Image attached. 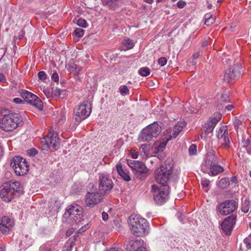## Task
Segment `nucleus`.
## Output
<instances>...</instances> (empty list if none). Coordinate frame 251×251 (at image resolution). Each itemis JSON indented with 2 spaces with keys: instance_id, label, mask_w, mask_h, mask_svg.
<instances>
[{
  "instance_id": "nucleus-1",
  "label": "nucleus",
  "mask_w": 251,
  "mask_h": 251,
  "mask_svg": "<svg viewBox=\"0 0 251 251\" xmlns=\"http://www.w3.org/2000/svg\"><path fill=\"white\" fill-rule=\"evenodd\" d=\"M174 164L169 160L165 161L164 164L161 165L155 169V177L156 181L161 184L166 185L174 174Z\"/></svg>"
},
{
  "instance_id": "nucleus-2",
  "label": "nucleus",
  "mask_w": 251,
  "mask_h": 251,
  "mask_svg": "<svg viewBox=\"0 0 251 251\" xmlns=\"http://www.w3.org/2000/svg\"><path fill=\"white\" fill-rule=\"evenodd\" d=\"M128 224L132 233L136 236H142L146 234L148 226L147 220L137 214H132L129 217Z\"/></svg>"
},
{
  "instance_id": "nucleus-3",
  "label": "nucleus",
  "mask_w": 251,
  "mask_h": 251,
  "mask_svg": "<svg viewBox=\"0 0 251 251\" xmlns=\"http://www.w3.org/2000/svg\"><path fill=\"white\" fill-rule=\"evenodd\" d=\"M161 132V127L156 123L151 124L144 128L140 132L138 141L149 142L156 138Z\"/></svg>"
},
{
  "instance_id": "nucleus-4",
  "label": "nucleus",
  "mask_w": 251,
  "mask_h": 251,
  "mask_svg": "<svg viewBox=\"0 0 251 251\" xmlns=\"http://www.w3.org/2000/svg\"><path fill=\"white\" fill-rule=\"evenodd\" d=\"M3 117L0 123V127L6 131H13L16 128L15 114L11 110L3 108L1 111Z\"/></svg>"
},
{
  "instance_id": "nucleus-5",
  "label": "nucleus",
  "mask_w": 251,
  "mask_h": 251,
  "mask_svg": "<svg viewBox=\"0 0 251 251\" xmlns=\"http://www.w3.org/2000/svg\"><path fill=\"white\" fill-rule=\"evenodd\" d=\"M16 182L10 180L0 187V197L3 201L9 202L14 198Z\"/></svg>"
},
{
  "instance_id": "nucleus-6",
  "label": "nucleus",
  "mask_w": 251,
  "mask_h": 251,
  "mask_svg": "<svg viewBox=\"0 0 251 251\" xmlns=\"http://www.w3.org/2000/svg\"><path fill=\"white\" fill-rule=\"evenodd\" d=\"M91 112L90 103L84 101L74 109L75 119L77 122H80L88 117Z\"/></svg>"
},
{
  "instance_id": "nucleus-7",
  "label": "nucleus",
  "mask_w": 251,
  "mask_h": 251,
  "mask_svg": "<svg viewBox=\"0 0 251 251\" xmlns=\"http://www.w3.org/2000/svg\"><path fill=\"white\" fill-rule=\"evenodd\" d=\"M64 217L70 222H80L82 217V208L77 204L71 205L68 206Z\"/></svg>"
},
{
  "instance_id": "nucleus-8",
  "label": "nucleus",
  "mask_w": 251,
  "mask_h": 251,
  "mask_svg": "<svg viewBox=\"0 0 251 251\" xmlns=\"http://www.w3.org/2000/svg\"><path fill=\"white\" fill-rule=\"evenodd\" d=\"M152 189L154 190V200L156 203L161 204L166 201L169 194V186L167 185H161L159 187L153 185Z\"/></svg>"
},
{
  "instance_id": "nucleus-9",
  "label": "nucleus",
  "mask_w": 251,
  "mask_h": 251,
  "mask_svg": "<svg viewBox=\"0 0 251 251\" xmlns=\"http://www.w3.org/2000/svg\"><path fill=\"white\" fill-rule=\"evenodd\" d=\"M19 93L25 101L34 106L39 110H42L43 108L42 102L36 95L28 91L23 90L20 91Z\"/></svg>"
},
{
  "instance_id": "nucleus-10",
  "label": "nucleus",
  "mask_w": 251,
  "mask_h": 251,
  "mask_svg": "<svg viewBox=\"0 0 251 251\" xmlns=\"http://www.w3.org/2000/svg\"><path fill=\"white\" fill-rule=\"evenodd\" d=\"M128 166L135 172L137 177L143 179L146 177L148 169L145 164L139 161L130 160L128 162Z\"/></svg>"
},
{
  "instance_id": "nucleus-11",
  "label": "nucleus",
  "mask_w": 251,
  "mask_h": 251,
  "mask_svg": "<svg viewBox=\"0 0 251 251\" xmlns=\"http://www.w3.org/2000/svg\"><path fill=\"white\" fill-rule=\"evenodd\" d=\"M113 187L112 179L105 174H101L99 177V190L100 194H107L109 193Z\"/></svg>"
},
{
  "instance_id": "nucleus-12",
  "label": "nucleus",
  "mask_w": 251,
  "mask_h": 251,
  "mask_svg": "<svg viewBox=\"0 0 251 251\" xmlns=\"http://www.w3.org/2000/svg\"><path fill=\"white\" fill-rule=\"evenodd\" d=\"M237 208L236 202L233 200H228L220 203L218 207V211L222 215L226 216L234 212Z\"/></svg>"
},
{
  "instance_id": "nucleus-13",
  "label": "nucleus",
  "mask_w": 251,
  "mask_h": 251,
  "mask_svg": "<svg viewBox=\"0 0 251 251\" xmlns=\"http://www.w3.org/2000/svg\"><path fill=\"white\" fill-rule=\"evenodd\" d=\"M241 75V68L239 65L230 67L226 71L224 79L227 82H232L239 78Z\"/></svg>"
},
{
  "instance_id": "nucleus-14",
  "label": "nucleus",
  "mask_w": 251,
  "mask_h": 251,
  "mask_svg": "<svg viewBox=\"0 0 251 251\" xmlns=\"http://www.w3.org/2000/svg\"><path fill=\"white\" fill-rule=\"evenodd\" d=\"M59 141L58 133L50 130L49 134L43 138L42 143L49 148L54 149L59 146Z\"/></svg>"
},
{
  "instance_id": "nucleus-15",
  "label": "nucleus",
  "mask_w": 251,
  "mask_h": 251,
  "mask_svg": "<svg viewBox=\"0 0 251 251\" xmlns=\"http://www.w3.org/2000/svg\"><path fill=\"white\" fill-rule=\"evenodd\" d=\"M102 194L97 191L88 192L86 195V206L91 207L100 202L103 199Z\"/></svg>"
},
{
  "instance_id": "nucleus-16",
  "label": "nucleus",
  "mask_w": 251,
  "mask_h": 251,
  "mask_svg": "<svg viewBox=\"0 0 251 251\" xmlns=\"http://www.w3.org/2000/svg\"><path fill=\"white\" fill-rule=\"evenodd\" d=\"M221 118V114L217 113L209 119V121L204 125L203 128V130L205 134L208 135L209 134H212L216 125L220 121Z\"/></svg>"
},
{
  "instance_id": "nucleus-17",
  "label": "nucleus",
  "mask_w": 251,
  "mask_h": 251,
  "mask_svg": "<svg viewBox=\"0 0 251 251\" xmlns=\"http://www.w3.org/2000/svg\"><path fill=\"white\" fill-rule=\"evenodd\" d=\"M217 137L220 139L222 146L229 148L230 141L227 132V128L226 126H222L217 132Z\"/></svg>"
},
{
  "instance_id": "nucleus-18",
  "label": "nucleus",
  "mask_w": 251,
  "mask_h": 251,
  "mask_svg": "<svg viewBox=\"0 0 251 251\" xmlns=\"http://www.w3.org/2000/svg\"><path fill=\"white\" fill-rule=\"evenodd\" d=\"M236 216L234 215H231L226 218L221 224V227L224 231L226 235L231 233L233 226L235 224Z\"/></svg>"
},
{
  "instance_id": "nucleus-19",
  "label": "nucleus",
  "mask_w": 251,
  "mask_h": 251,
  "mask_svg": "<svg viewBox=\"0 0 251 251\" xmlns=\"http://www.w3.org/2000/svg\"><path fill=\"white\" fill-rule=\"evenodd\" d=\"M17 162L19 171L17 170V175L24 176L28 171V166L25 159L17 156Z\"/></svg>"
},
{
  "instance_id": "nucleus-20",
  "label": "nucleus",
  "mask_w": 251,
  "mask_h": 251,
  "mask_svg": "<svg viewBox=\"0 0 251 251\" xmlns=\"http://www.w3.org/2000/svg\"><path fill=\"white\" fill-rule=\"evenodd\" d=\"M219 159L215 152H209L205 160V165L208 168L215 164H219Z\"/></svg>"
},
{
  "instance_id": "nucleus-21",
  "label": "nucleus",
  "mask_w": 251,
  "mask_h": 251,
  "mask_svg": "<svg viewBox=\"0 0 251 251\" xmlns=\"http://www.w3.org/2000/svg\"><path fill=\"white\" fill-rule=\"evenodd\" d=\"M166 143L165 142L154 143L151 148V151L154 153H157L160 151H162L165 149Z\"/></svg>"
},
{
  "instance_id": "nucleus-22",
  "label": "nucleus",
  "mask_w": 251,
  "mask_h": 251,
  "mask_svg": "<svg viewBox=\"0 0 251 251\" xmlns=\"http://www.w3.org/2000/svg\"><path fill=\"white\" fill-rule=\"evenodd\" d=\"M0 225L6 228H12L14 226V222L13 220L7 216H3L1 219Z\"/></svg>"
},
{
  "instance_id": "nucleus-23",
  "label": "nucleus",
  "mask_w": 251,
  "mask_h": 251,
  "mask_svg": "<svg viewBox=\"0 0 251 251\" xmlns=\"http://www.w3.org/2000/svg\"><path fill=\"white\" fill-rule=\"evenodd\" d=\"M210 170V173L212 176H216L220 173L224 172V168L219 164H215L208 167Z\"/></svg>"
},
{
  "instance_id": "nucleus-24",
  "label": "nucleus",
  "mask_w": 251,
  "mask_h": 251,
  "mask_svg": "<svg viewBox=\"0 0 251 251\" xmlns=\"http://www.w3.org/2000/svg\"><path fill=\"white\" fill-rule=\"evenodd\" d=\"M185 126L186 123L184 122L177 123V124L174 126V133L173 135V137L176 138Z\"/></svg>"
},
{
  "instance_id": "nucleus-25",
  "label": "nucleus",
  "mask_w": 251,
  "mask_h": 251,
  "mask_svg": "<svg viewBox=\"0 0 251 251\" xmlns=\"http://www.w3.org/2000/svg\"><path fill=\"white\" fill-rule=\"evenodd\" d=\"M116 169L119 175L126 181H129L130 180L129 176L123 170L122 166L120 165H117L116 166Z\"/></svg>"
},
{
  "instance_id": "nucleus-26",
  "label": "nucleus",
  "mask_w": 251,
  "mask_h": 251,
  "mask_svg": "<svg viewBox=\"0 0 251 251\" xmlns=\"http://www.w3.org/2000/svg\"><path fill=\"white\" fill-rule=\"evenodd\" d=\"M205 22L204 24L207 26H210L212 25L215 21V17L210 15L209 14H207L205 15Z\"/></svg>"
},
{
  "instance_id": "nucleus-27",
  "label": "nucleus",
  "mask_w": 251,
  "mask_h": 251,
  "mask_svg": "<svg viewBox=\"0 0 251 251\" xmlns=\"http://www.w3.org/2000/svg\"><path fill=\"white\" fill-rule=\"evenodd\" d=\"M81 69V68L80 67L78 66L75 64H72L69 66L68 70L71 73H73L74 75H77Z\"/></svg>"
},
{
  "instance_id": "nucleus-28",
  "label": "nucleus",
  "mask_w": 251,
  "mask_h": 251,
  "mask_svg": "<svg viewBox=\"0 0 251 251\" xmlns=\"http://www.w3.org/2000/svg\"><path fill=\"white\" fill-rule=\"evenodd\" d=\"M229 179L228 178H222L219 181L218 185L219 187L224 189L229 185Z\"/></svg>"
},
{
  "instance_id": "nucleus-29",
  "label": "nucleus",
  "mask_w": 251,
  "mask_h": 251,
  "mask_svg": "<svg viewBox=\"0 0 251 251\" xmlns=\"http://www.w3.org/2000/svg\"><path fill=\"white\" fill-rule=\"evenodd\" d=\"M250 207V202L248 199H246L242 203V211L247 213Z\"/></svg>"
},
{
  "instance_id": "nucleus-30",
  "label": "nucleus",
  "mask_w": 251,
  "mask_h": 251,
  "mask_svg": "<svg viewBox=\"0 0 251 251\" xmlns=\"http://www.w3.org/2000/svg\"><path fill=\"white\" fill-rule=\"evenodd\" d=\"M123 44L126 47L125 50L130 49L133 47L132 41L129 39H125L123 42Z\"/></svg>"
},
{
  "instance_id": "nucleus-31",
  "label": "nucleus",
  "mask_w": 251,
  "mask_h": 251,
  "mask_svg": "<svg viewBox=\"0 0 251 251\" xmlns=\"http://www.w3.org/2000/svg\"><path fill=\"white\" fill-rule=\"evenodd\" d=\"M51 90L52 91V92L53 93L54 97H59L61 98H64V95L62 94V93L64 92L63 90L57 88L55 89L54 90H53V89H51Z\"/></svg>"
},
{
  "instance_id": "nucleus-32",
  "label": "nucleus",
  "mask_w": 251,
  "mask_h": 251,
  "mask_svg": "<svg viewBox=\"0 0 251 251\" xmlns=\"http://www.w3.org/2000/svg\"><path fill=\"white\" fill-rule=\"evenodd\" d=\"M139 73L142 76H146L150 75V70L148 67H143L140 68L139 71Z\"/></svg>"
},
{
  "instance_id": "nucleus-33",
  "label": "nucleus",
  "mask_w": 251,
  "mask_h": 251,
  "mask_svg": "<svg viewBox=\"0 0 251 251\" xmlns=\"http://www.w3.org/2000/svg\"><path fill=\"white\" fill-rule=\"evenodd\" d=\"M120 92L122 95H128L129 89L126 86H122L120 89Z\"/></svg>"
},
{
  "instance_id": "nucleus-34",
  "label": "nucleus",
  "mask_w": 251,
  "mask_h": 251,
  "mask_svg": "<svg viewBox=\"0 0 251 251\" xmlns=\"http://www.w3.org/2000/svg\"><path fill=\"white\" fill-rule=\"evenodd\" d=\"M24 124L23 117L22 115L19 114V116L17 115V127L18 126H21Z\"/></svg>"
},
{
  "instance_id": "nucleus-35",
  "label": "nucleus",
  "mask_w": 251,
  "mask_h": 251,
  "mask_svg": "<svg viewBox=\"0 0 251 251\" xmlns=\"http://www.w3.org/2000/svg\"><path fill=\"white\" fill-rule=\"evenodd\" d=\"M221 100L223 102H224L225 103H226L230 101L229 97H228V95L226 93H224L221 95Z\"/></svg>"
},
{
  "instance_id": "nucleus-36",
  "label": "nucleus",
  "mask_w": 251,
  "mask_h": 251,
  "mask_svg": "<svg viewBox=\"0 0 251 251\" xmlns=\"http://www.w3.org/2000/svg\"><path fill=\"white\" fill-rule=\"evenodd\" d=\"M84 32V31L83 29L80 28H78L75 29V30L74 31V33L76 36L80 37L83 35Z\"/></svg>"
},
{
  "instance_id": "nucleus-37",
  "label": "nucleus",
  "mask_w": 251,
  "mask_h": 251,
  "mask_svg": "<svg viewBox=\"0 0 251 251\" xmlns=\"http://www.w3.org/2000/svg\"><path fill=\"white\" fill-rule=\"evenodd\" d=\"M77 24L79 26L82 27H87V24L86 20L82 19H79L77 21Z\"/></svg>"
},
{
  "instance_id": "nucleus-38",
  "label": "nucleus",
  "mask_w": 251,
  "mask_h": 251,
  "mask_svg": "<svg viewBox=\"0 0 251 251\" xmlns=\"http://www.w3.org/2000/svg\"><path fill=\"white\" fill-rule=\"evenodd\" d=\"M24 193L23 188L19 182H17V195H21Z\"/></svg>"
},
{
  "instance_id": "nucleus-39",
  "label": "nucleus",
  "mask_w": 251,
  "mask_h": 251,
  "mask_svg": "<svg viewBox=\"0 0 251 251\" xmlns=\"http://www.w3.org/2000/svg\"><path fill=\"white\" fill-rule=\"evenodd\" d=\"M189 152L191 155L195 154L197 153V147L195 145L190 146L189 149Z\"/></svg>"
},
{
  "instance_id": "nucleus-40",
  "label": "nucleus",
  "mask_w": 251,
  "mask_h": 251,
  "mask_svg": "<svg viewBox=\"0 0 251 251\" xmlns=\"http://www.w3.org/2000/svg\"><path fill=\"white\" fill-rule=\"evenodd\" d=\"M37 153H38L37 151L34 148L31 149L27 151V154H28L29 156H34Z\"/></svg>"
},
{
  "instance_id": "nucleus-41",
  "label": "nucleus",
  "mask_w": 251,
  "mask_h": 251,
  "mask_svg": "<svg viewBox=\"0 0 251 251\" xmlns=\"http://www.w3.org/2000/svg\"><path fill=\"white\" fill-rule=\"evenodd\" d=\"M43 92H44V94L46 95V96L48 98H50V97L53 98V97H54L53 93L52 90L50 92V89H45L44 90Z\"/></svg>"
},
{
  "instance_id": "nucleus-42",
  "label": "nucleus",
  "mask_w": 251,
  "mask_h": 251,
  "mask_svg": "<svg viewBox=\"0 0 251 251\" xmlns=\"http://www.w3.org/2000/svg\"><path fill=\"white\" fill-rule=\"evenodd\" d=\"M167 60L165 57H160L158 60V63L161 66H163L167 63Z\"/></svg>"
},
{
  "instance_id": "nucleus-43",
  "label": "nucleus",
  "mask_w": 251,
  "mask_h": 251,
  "mask_svg": "<svg viewBox=\"0 0 251 251\" xmlns=\"http://www.w3.org/2000/svg\"><path fill=\"white\" fill-rule=\"evenodd\" d=\"M38 77L40 80H44L46 79V75L44 71H40L38 73Z\"/></svg>"
},
{
  "instance_id": "nucleus-44",
  "label": "nucleus",
  "mask_w": 251,
  "mask_h": 251,
  "mask_svg": "<svg viewBox=\"0 0 251 251\" xmlns=\"http://www.w3.org/2000/svg\"><path fill=\"white\" fill-rule=\"evenodd\" d=\"M148 147V145L147 144H143L142 145L140 148V151L141 152H144L145 154H146L148 151L147 147Z\"/></svg>"
},
{
  "instance_id": "nucleus-45",
  "label": "nucleus",
  "mask_w": 251,
  "mask_h": 251,
  "mask_svg": "<svg viewBox=\"0 0 251 251\" xmlns=\"http://www.w3.org/2000/svg\"><path fill=\"white\" fill-rule=\"evenodd\" d=\"M186 4V3L183 0H179L177 3V6L179 8H183Z\"/></svg>"
},
{
  "instance_id": "nucleus-46",
  "label": "nucleus",
  "mask_w": 251,
  "mask_h": 251,
  "mask_svg": "<svg viewBox=\"0 0 251 251\" xmlns=\"http://www.w3.org/2000/svg\"><path fill=\"white\" fill-rule=\"evenodd\" d=\"M209 181L206 179H202L201 181V184L203 188H206L209 185Z\"/></svg>"
},
{
  "instance_id": "nucleus-47",
  "label": "nucleus",
  "mask_w": 251,
  "mask_h": 251,
  "mask_svg": "<svg viewBox=\"0 0 251 251\" xmlns=\"http://www.w3.org/2000/svg\"><path fill=\"white\" fill-rule=\"evenodd\" d=\"M11 229V228H6L4 226H2L0 225V230L3 234H5L8 232Z\"/></svg>"
},
{
  "instance_id": "nucleus-48",
  "label": "nucleus",
  "mask_w": 251,
  "mask_h": 251,
  "mask_svg": "<svg viewBox=\"0 0 251 251\" xmlns=\"http://www.w3.org/2000/svg\"><path fill=\"white\" fill-rule=\"evenodd\" d=\"M10 166L13 168L15 173H16V159L14 157L12 158L11 161Z\"/></svg>"
},
{
  "instance_id": "nucleus-49",
  "label": "nucleus",
  "mask_w": 251,
  "mask_h": 251,
  "mask_svg": "<svg viewBox=\"0 0 251 251\" xmlns=\"http://www.w3.org/2000/svg\"><path fill=\"white\" fill-rule=\"evenodd\" d=\"M51 79L55 82H58L59 81V76L56 73H54L51 76Z\"/></svg>"
},
{
  "instance_id": "nucleus-50",
  "label": "nucleus",
  "mask_w": 251,
  "mask_h": 251,
  "mask_svg": "<svg viewBox=\"0 0 251 251\" xmlns=\"http://www.w3.org/2000/svg\"><path fill=\"white\" fill-rule=\"evenodd\" d=\"M243 146L246 148H249L250 149H251V142L249 140H246L243 142Z\"/></svg>"
},
{
  "instance_id": "nucleus-51",
  "label": "nucleus",
  "mask_w": 251,
  "mask_h": 251,
  "mask_svg": "<svg viewBox=\"0 0 251 251\" xmlns=\"http://www.w3.org/2000/svg\"><path fill=\"white\" fill-rule=\"evenodd\" d=\"M234 123L235 128L237 129L239 127V126L242 124V122L239 120L236 119Z\"/></svg>"
},
{
  "instance_id": "nucleus-52",
  "label": "nucleus",
  "mask_w": 251,
  "mask_h": 251,
  "mask_svg": "<svg viewBox=\"0 0 251 251\" xmlns=\"http://www.w3.org/2000/svg\"><path fill=\"white\" fill-rule=\"evenodd\" d=\"M130 154L133 158L136 159L138 157V154L136 152H135L133 150H131L130 151Z\"/></svg>"
},
{
  "instance_id": "nucleus-53",
  "label": "nucleus",
  "mask_w": 251,
  "mask_h": 251,
  "mask_svg": "<svg viewBox=\"0 0 251 251\" xmlns=\"http://www.w3.org/2000/svg\"><path fill=\"white\" fill-rule=\"evenodd\" d=\"M72 248L73 246L72 245L65 246L64 249L62 251H71Z\"/></svg>"
},
{
  "instance_id": "nucleus-54",
  "label": "nucleus",
  "mask_w": 251,
  "mask_h": 251,
  "mask_svg": "<svg viewBox=\"0 0 251 251\" xmlns=\"http://www.w3.org/2000/svg\"><path fill=\"white\" fill-rule=\"evenodd\" d=\"M102 219L104 221H106L108 219V215L106 213H105L104 212H103L102 213Z\"/></svg>"
},
{
  "instance_id": "nucleus-55",
  "label": "nucleus",
  "mask_w": 251,
  "mask_h": 251,
  "mask_svg": "<svg viewBox=\"0 0 251 251\" xmlns=\"http://www.w3.org/2000/svg\"><path fill=\"white\" fill-rule=\"evenodd\" d=\"M5 81L6 78L4 75L0 73V82H4Z\"/></svg>"
},
{
  "instance_id": "nucleus-56",
  "label": "nucleus",
  "mask_w": 251,
  "mask_h": 251,
  "mask_svg": "<svg viewBox=\"0 0 251 251\" xmlns=\"http://www.w3.org/2000/svg\"><path fill=\"white\" fill-rule=\"evenodd\" d=\"M200 55V52H196L192 56L193 59V60L197 59L199 57Z\"/></svg>"
},
{
  "instance_id": "nucleus-57",
  "label": "nucleus",
  "mask_w": 251,
  "mask_h": 251,
  "mask_svg": "<svg viewBox=\"0 0 251 251\" xmlns=\"http://www.w3.org/2000/svg\"><path fill=\"white\" fill-rule=\"evenodd\" d=\"M225 108L226 110L230 111L234 108V106L233 105H227L226 106Z\"/></svg>"
},
{
  "instance_id": "nucleus-58",
  "label": "nucleus",
  "mask_w": 251,
  "mask_h": 251,
  "mask_svg": "<svg viewBox=\"0 0 251 251\" xmlns=\"http://www.w3.org/2000/svg\"><path fill=\"white\" fill-rule=\"evenodd\" d=\"M135 251H147V250L143 247H140Z\"/></svg>"
},
{
  "instance_id": "nucleus-59",
  "label": "nucleus",
  "mask_w": 251,
  "mask_h": 251,
  "mask_svg": "<svg viewBox=\"0 0 251 251\" xmlns=\"http://www.w3.org/2000/svg\"><path fill=\"white\" fill-rule=\"evenodd\" d=\"M24 34H25V31L24 30H22L20 33V35H19V40H21L23 38Z\"/></svg>"
},
{
  "instance_id": "nucleus-60",
  "label": "nucleus",
  "mask_w": 251,
  "mask_h": 251,
  "mask_svg": "<svg viewBox=\"0 0 251 251\" xmlns=\"http://www.w3.org/2000/svg\"><path fill=\"white\" fill-rule=\"evenodd\" d=\"M73 232V229H70L66 232L67 236H70Z\"/></svg>"
},
{
  "instance_id": "nucleus-61",
  "label": "nucleus",
  "mask_w": 251,
  "mask_h": 251,
  "mask_svg": "<svg viewBox=\"0 0 251 251\" xmlns=\"http://www.w3.org/2000/svg\"><path fill=\"white\" fill-rule=\"evenodd\" d=\"M107 251H121V250L115 248H111Z\"/></svg>"
},
{
  "instance_id": "nucleus-62",
  "label": "nucleus",
  "mask_w": 251,
  "mask_h": 251,
  "mask_svg": "<svg viewBox=\"0 0 251 251\" xmlns=\"http://www.w3.org/2000/svg\"><path fill=\"white\" fill-rule=\"evenodd\" d=\"M66 120V117L64 115H63L62 117L59 120V122L63 123L64 121Z\"/></svg>"
},
{
  "instance_id": "nucleus-63",
  "label": "nucleus",
  "mask_w": 251,
  "mask_h": 251,
  "mask_svg": "<svg viewBox=\"0 0 251 251\" xmlns=\"http://www.w3.org/2000/svg\"><path fill=\"white\" fill-rule=\"evenodd\" d=\"M19 103L23 104L24 103V101L21 100L20 99L17 98V104Z\"/></svg>"
},
{
  "instance_id": "nucleus-64",
  "label": "nucleus",
  "mask_w": 251,
  "mask_h": 251,
  "mask_svg": "<svg viewBox=\"0 0 251 251\" xmlns=\"http://www.w3.org/2000/svg\"><path fill=\"white\" fill-rule=\"evenodd\" d=\"M41 251H51L50 248H41Z\"/></svg>"
}]
</instances>
